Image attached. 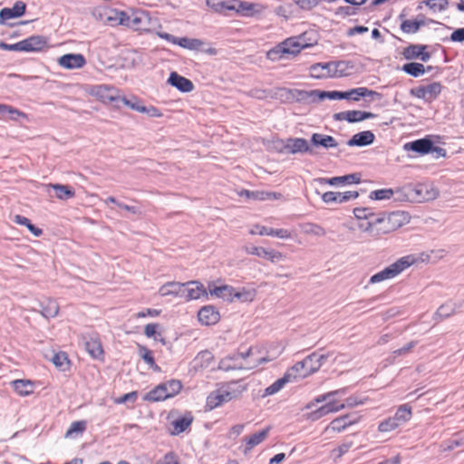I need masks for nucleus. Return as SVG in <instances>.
I'll list each match as a JSON object with an SVG mask.
<instances>
[{"label": "nucleus", "instance_id": "f257e3e1", "mask_svg": "<svg viewBox=\"0 0 464 464\" xmlns=\"http://www.w3.org/2000/svg\"><path fill=\"white\" fill-rule=\"evenodd\" d=\"M345 391H346L345 388L340 389V390H336L334 392H330L323 394V395H319L316 398H314V400L310 404H308V406H307L308 408L313 406L314 404V402L320 403V402H323L325 401H328L324 405H323V406L319 407L318 409H316L315 411H314L311 413L312 418L314 420H317V419L322 418L323 416L327 415L330 412H337V411L343 410V408H345L346 406L347 407H354V406H357V405L362 403V401H359L355 397H353V396L348 397L345 400V402L341 403V404H337V402L335 401L330 400V398L334 397V395L345 393Z\"/></svg>", "mask_w": 464, "mask_h": 464}, {"label": "nucleus", "instance_id": "f03ea898", "mask_svg": "<svg viewBox=\"0 0 464 464\" xmlns=\"http://www.w3.org/2000/svg\"><path fill=\"white\" fill-rule=\"evenodd\" d=\"M327 358L328 356L326 354H319L314 352L306 356L304 360L297 362L290 367L288 371L291 375H293L292 377L295 381L304 379L317 372Z\"/></svg>", "mask_w": 464, "mask_h": 464}, {"label": "nucleus", "instance_id": "7ed1b4c3", "mask_svg": "<svg viewBox=\"0 0 464 464\" xmlns=\"http://www.w3.org/2000/svg\"><path fill=\"white\" fill-rule=\"evenodd\" d=\"M182 389V384L178 380H170L160 383L149 392L144 399L150 401H160L178 394Z\"/></svg>", "mask_w": 464, "mask_h": 464}, {"label": "nucleus", "instance_id": "20e7f679", "mask_svg": "<svg viewBox=\"0 0 464 464\" xmlns=\"http://www.w3.org/2000/svg\"><path fill=\"white\" fill-rule=\"evenodd\" d=\"M440 192L433 184L419 183L407 188V198L409 200L418 202L430 201L438 198Z\"/></svg>", "mask_w": 464, "mask_h": 464}, {"label": "nucleus", "instance_id": "39448f33", "mask_svg": "<svg viewBox=\"0 0 464 464\" xmlns=\"http://www.w3.org/2000/svg\"><path fill=\"white\" fill-rule=\"evenodd\" d=\"M253 354V349L248 348L246 352L236 353L221 359L219 368L224 371L235 369H251L254 365H250L246 362V358Z\"/></svg>", "mask_w": 464, "mask_h": 464}, {"label": "nucleus", "instance_id": "423d86ee", "mask_svg": "<svg viewBox=\"0 0 464 464\" xmlns=\"http://www.w3.org/2000/svg\"><path fill=\"white\" fill-rule=\"evenodd\" d=\"M407 221V215L401 211L382 213V226L378 228V234L385 235L402 227Z\"/></svg>", "mask_w": 464, "mask_h": 464}, {"label": "nucleus", "instance_id": "0eeeda50", "mask_svg": "<svg viewBox=\"0 0 464 464\" xmlns=\"http://www.w3.org/2000/svg\"><path fill=\"white\" fill-rule=\"evenodd\" d=\"M442 91V85L440 82H433L428 85H420L410 90V94L425 102L435 101Z\"/></svg>", "mask_w": 464, "mask_h": 464}, {"label": "nucleus", "instance_id": "6e6552de", "mask_svg": "<svg viewBox=\"0 0 464 464\" xmlns=\"http://www.w3.org/2000/svg\"><path fill=\"white\" fill-rule=\"evenodd\" d=\"M117 20L121 25H125L130 28L139 29L143 21L146 19V15L141 11H132L130 14L127 12L115 13V17L107 15L106 20Z\"/></svg>", "mask_w": 464, "mask_h": 464}, {"label": "nucleus", "instance_id": "1a4fd4ad", "mask_svg": "<svg viewBox=\"0 0 464 464\" xmlns=\"http://www.w3.org/2000/svg\"><path fill=\"white\" fill-rule=\"evenodd\" d=\"M91 93L102 102L106 104L115 102L114 107L120 108L119 102L121 96L118 89L108 85H98L92 88Z\"/></svg>", "mask_w": 464, "mask_h": 464}, {"label": "nucleus", "instance_id": "9d476101", "mask_svg": "<svg viewBox=\"0 0 464 464\" xmlns=\"http://www.w3.org/2000/svg\"><path fill=\"white\" fill-rule=\"evenodd\" d=\"M417 258L413 255H408L399 258L397 261L382 269L386 279H392L400 275L405 269L415 264Z\"/></svg>", "mask_w": 464, "mask_h": 464}, {"label": "nucleus", "instance_id": "9b49d317", "mask_svg": "<svg viewBox=\"0 0 464 464\" xmlns=\"http://www.w3.org/2000/svg\"><path fill=\"white\" fill-rule=\"evenodd\" d=\"M375 117L376 115L371 111L357 110L340 111L333 115L334 121H346L349 123L360 122Z\"/></svg>", "mask_w": 464, "mask_h": 464}, {"label": "nucleus", "instance_id": "f8f14e48", "mask_svg": "<svg viewBox=\"0 0 464 464\" xmlns=\"http://www.w3.org/2000/svg\"><path fill=\"white\" fill-rule=\"evenodd\" d=\"M428 45L426 44H410L405 47L401 53L404 59L411 61L419 59L421 62H428L431 55L427 52Z\"/></svg>", "mask_w": 464, "mask_h": 464}, {"label": "nucleus", "instance_id": "ddd939ff", "mask_svg": "<svg viewBox=\"0 0 464 464\" xmlns=\"http://www.w3.org/2000/svg\"><path fill=\"white\" fill-rule=\"evenodd\" d=\"M284 150L291 154L314 153L312 148L308 144V141L304 138L286 139L284 144Z\"/></svg>", "mask_w": 464, "mask_h": 464}, {"label": "nucleus", "instance_id": "4468645a", "mask_svg": "<svg viewBox=\"0 0 464 464\" xmlns=\"http://www.w3.org/2000/svg\"><path fill=\"white\" fill-rule=\"evenodd\" d=\"M20 52H40L47 46L46 38L42 35H33L19 42Z\"/></svg>", "mask_w": 464, "mask_h": 464}, {"label": "nucleus", "instance_id": "2eb2a0df", "mask_svg": "<svg viewBox=\"0 0 464 464\" xmlns=\"http://www.w3.org/2000/svg\"><path fill=\"white\" fill-rule=\"evenodd\" d=\"M432 142L430 137H425L407 142L403 148L406 151H412L418 155H426L430 153Z\"/></svg>", "mask_w": 464, "mask_h": 464}, {"label": "nucleus", "instance_id": "dca6fc26", "mask_svg": "<svg viewBox=\"0 0 464 464\" xmlns=\"http://www.w3.org/2000/svg\"><path fill=\"white\" fill-rule=\"evenodd\" d=\"M319 184H328L330 186H337L340 184H358L361 182L360 173H352L344 176H338L333 178H318L315 179Z\"/></svg>", "mask_w": 464, "mask_h": 464}, {"label": "nucleus", "instance_id": "f3484780", "mask_svg": "<svg viewBox=\"0 0 464 464\" xmlns=\"http://www.w3.org/2000/svg\"><path fill=\"white\" fill-rule=\"evenodd\" d=\"M359 197L357 191L335 192L327 191L322 195V200L326 204L345 203Z\"/></svg>", "mask_w": 464, "mask_h": 464}, {"label": "nucleus", "instance_id": "a211bd4d", "mask_svg": "<svg viewBox=\"0 0 464 464\" xmlns=\"http://www.w3.org/2000/svg\"><path fill=\"white\" fill-rule=\"evenodd\" d=\"M86 60L81 53H67L58 59V64L65 69H79L85 65Z\"/></svg>", "mask_w": 464, "mask_h": 464}, {"label": "nucleus", "instance_id": "6ab92c4d", "mask_svg": "<svg viewBox=\"0 0 464 464\" xmlns=\"http://www.w3.org/2000/svg\"><path fill=\"white\" fill-rule=\"evenodd\" d=\"M233 12L245 17H252L259 13V5L242 0H234Z\"/></svg>", "mask_w": 464, "mask_h": 464}, {"label": "nucleus", "instance_id": "aec40b11", "mask_svg": "<svg viewBox=\"0 0 464 464\" xmlns=\"http://www.w3.org/2000/svg\"><path fill=\"white\" fill-rule=\"evenodd\" d=\"M208 291L198 281H190L185 284V295L187 300H197L208 297Z\"/></svg>", "mask_w": 464, "mask_h": 464}, {"label": "nucleus", "instance_id": "412c9836", "mask_svg": "<svg viewBox=\"0 0 464 464\" xmlns=\"http://www.w3.org/2000/svg\"><path fill=\"white\" fill-rule=\"evenodd\" d=\"M343 100H351L354 102H358L360 98L365 97H376L377 99H381L382 97V93L370 90L366 87H358L351 89L347 92H343Z\"/></svg>", "mask_w": 464, "mask_h": 464}, {"label": "nucleus", "instance_id": "4be33fe9", "mask_svg": "<svg viewBox=\"0 0 464 464\" xmlns=\"http://www.w3.org/2000/svg\"><path fill=\"white\" fill-rule=\"evenodd\" d=\"M198 318L201 324L204 325H213L216 324L219 319L220 315L218 310L215 309L212 305L203 306L198 313Z\"/></svg>", "mask_w": 464, "mask_h": 464}, {"label": "nucleus", "instance_id": "5701e85b", "mask_svg": "<svg viewBox=\"0 0 464 464\" xmlns=\"http://www.w3.org/2000/svg\"><path fill=\"white\" fill-rule=\"evenodd\" d=\"M168 83L182 92H190L194 90L193 82L189 79L179 75L176 72H170L168 79Z\"/></svg>", "mask_w": 464, "mask_h": 464}, {"label": "nucleus", "instance_id": "b1692460", "mask_svg": "<svg viewBox=\"0 0 464 464\" xmlns=\"http://www.w3.org/2000/svg\"><path fill=\"white\" fill-rule=\"evenodd\" d=\"M375 135L371 130H363L354 134L347 141V145L350 147H365L373 143Z\"/></svg>", "mask_w": 464, "mask_h": 464}, {"label": "nucleus", "instance_id": "393cba45", "mask_svg": "<svg viewBox=\"0 0 464 464\" xmlns=\"http://www.w3.org/2000/svg\"><path fill=\"white\" fill-rule=\"evenodd\" d=\"M293 97L297 102L310 104L319 102V90H294Z\"/></svg>", "mask_w": 464, "mask_h": 464}, {"label": "nucleus", "instance_id": "a878e982", "mask_svg": "<svg viewBox=\"0 0 464 464\" xmlns=\"http://www.w3.org/2000/svg\"><path fill=\"white\" fill-rule=\"evenodd\" d=\"M310 142L314 147H322L326 150L338 146V142L333 136L321 133H313Z\"/></svg>", "mask_w": 464, "mask_h": 464}, {"label": "nucleus", "instance_id": "bb28decb", "mask_svg": "<svg viewBox=\"0 0 464 464\" xmlns=\"http://www.w3.org/2000/svg\"><path fill=\"white\" fill-rule=\"evenodd\" d=\"M309 71L311 76L316 79L332 78L333 62L314 63Z\"/></svg>", "mask_w": 464, "mask_h": 464}, {"label": "nucleus", "instance_id": "cd10ccee", "mask_svg": "<svg viewBox=\"0 0 464 464\" xmlns=\"http://www.w3.org/2000/svg\"><path fill=\"white\" fill-rule=\"evenodd\" d=\"M161 296H184L185 295V284L179 282H168L164 284L159 290Z\"/></svg>", "mask_w": 464, "mask_h": 464}, {"label": "nucleus", "instance_id": "c85d7f7f", "mask_svg": "<svg viewBox=\"0 0 464 464\" xmlns=\"http://www.w3.org/2000/svg\"><path fill=\"white\" fill-rule=\"evenodd\" d=\"M359 419H360V417H358L356 414H345L339 418L334 419L330 423V428L333 430L341 432L346 427L356 423L359 420Z\"/></svg>", "mask_w": 464, "mask_h": 464}, {"label": "nucleus", "instance_id": "c756f323", "mask_svg": "<svg viewBox=\"0 0 464 464\" xmlns=\"http://www.w3.org/2000/svg\"><path fill=\"white\" fill-rule=\"evenodd\" d=\"M26 5L22 1L14 3L12 8H3L0 11V18L2 20H9L22 16L25 13Z\"/></svg>", "mask_w": 464, "mask_h": 464}, {"label": "nucleus", "instance_id": "7c9ffc66", "mask_svg": "<svg viewBox=\"0 0 464 464\" xmlns=\"http://www.w3.org/2000/svg\"><path fill=\"white\" fill-rule=\"evenodd\" d=\"M292 376L293 375H291V373L287 370L283 375V377L279 378L273 384L265 389L263 397L277 393L281 389L284 388L285 384L295 381Z\"/></svg>", "mask_w": 464, "mask_h": 464}, {"label": "nucleus", "instance_id": "2f4dec72", "mask_svg": "<svg viewBox=\"0 0 464 464\" xmlns=\"http://www.w3.org/2000/svg\"><path fill=\"white\" fill-rule=\"evenodd\" d=\"M40 314L45 318H53L59 313V305L54 299L45 298L40 302Z\"/></svg>", "mask_w": 464, "mask_h": 464}, {"label": "nucleus", "instance_id": "473e14b6", "mask_svg": "<svg viewBox=\"0 0 464 464\" xmlns=\"http://www.w3.org/2000/svg\"><path fill=\"white\" fill-rule=\"evenodd\" d=\"M208 294L225 301H232L234 296H237V295L234 293V288L227 285L213 287L208 285Z\"/></svg>", "mask_w": 464, "mask_h": 464}, {"label": "nucleus", "instance_id": "72a5a7b5", "mask_svg": "<svg viewBox=\"0 0 464 464\" xmlns=\"http://www.w3.org/2000/svg\"><path fill=\"white\" fill-rule=\"evenodd\" d=\"M234 0H207L206 5L213 12L222 14H227L229 11H233Z\"/></svg>", "mask_w": 464, "mask_h": 464}, {"label": "nucleus", "instance_id": "f704fd0d", "mask_svg": "<svg viewBox=\"0 0 464 464\" xmlns=\"http://www.w3.org/2000/svg\"><path fill=\"white\" fill-rule=\"evenodd\" d=\"M353 63L350 61H334L332 78H341L350 74L349 70L353 69Z\"/></svg>", "mask_w": 464, "mask_h": 464}, {"label": "nucleus", "instance_id": "c9c22d12", "mask_svg": "<svg viewBox=\"0 0 464 464\" xmlns=\"http://www.w3.org/2000/svg\"><path fill=\"white\" fill-rule=\"evenodd\" d=\"M47 190L52 188L55 191V197L61 200H66L72 198L75 195V191L69 186L62 184H47Z\"/></svg>", "mask_w": 464, "mask_h": 464}, {"label": "nucleus", "instance_id": "e433bc0d", "mask_svg": "<svg viewBox=\"0 0 464 464\" xmlns=\"http://www.w3.org/2000/svg\"><path fill=\"white\" fill-rule=\"evenodd\" d=\"M382 213L378 215L374 214V218H369L366 225H359V227L365 232H369L372 236H380L378 228L382 226Z\"/></svg>", "mask_w": 464, "mask_h": 464}, {"label": "nucleus", "instance_id": "4c0bfd02", "mask_svg": "<svg viewBox=\"0 0 464 464\" xmlns=\"http://www.w3.org/2000/svg\"><path fill=\"white\" fill-rule=\"evenodd\" d=\"M284 49H288L285 51V54H293L295 55L301 52V50L305 48L307 44H303V42H299L297 37H290L285 40L282 44Z\"/></svg>", "mask_w": 464, "mask_h": 464}, {"label": "nucleus", "instance_id": "58836bf2", "mask_svg": "<svg viewBox=\"0 0 464 464\" xmlns=\"http://www.w3.org/2000/svg\"><path fill=\"white\" fill-rule=\"evenodd\" d=\"M14 390L21 396H27L34 392V383L29 380H15L11 382Z\"/></svg>", "mask_w": 464, "mask_h": 464}, {"label": "nucleus", "instance_id": "ea45409f", "mask_svg": "<svg viewBox=\"0 0 464 464\" xmlns=\"http://www.w3.org/2000/svg\"><path fill=\"white\" fill-rule=\"evenodd\" d=\"M88 353L94 359H100L103 355V349L98 338H90L85 342Z\"/></svg>", "mask_w": 464, "mask_h": 464}, {"label": "nucleus", "instance_id": "a19ab883", "mask_svg": "<svg viewBox=\"0 0 464 464\" xmlns=\"http://www.w3.org/2000/svg\"><path fill=\"white\" fill-rule=\"evenodd\" d=\"M284 347L278 343H269L266 346V355H263V363L276 359L283 352Z\"/></svg>", "mask_w": 464, "mask_h": 464}, {"label": "nucleus", "instance_id": "79ce46f5", "mask_svg": "<svg viewBox=\"0 0 464 464\" xmlns=\"http://www.w3.org/2000/svg\"><path fill=\"white\" fill-rule=\"evenodd\" d=\"M401 71L414 78L420 77L426 72V68L422 63L411 62L404 63Z\"/></svg>", "mask_w": 464, "mask_h": 464}, {"label": "nucleus", "instance_id": "37998d69", "mask_svg": "<svg viewBox=\"0 0 464 464\" xmlns=\"http://www.w3.org/2000/svg\"><path fill=\"white\" fill-rule=\"evenodd\" d=\"M193 417L190 414H187L183 417L178 418L172 421L173 430L172 434L178 435L187 430L192 423Z\"/></svg>", "mask_w": 464, "mask_h": 464}, {"label": "nucleus", "instance_id": "c03bdc74", "mask_svg": "<svg viewBox=\"0 0 464 464\" xmlns=\"http://www.w3.org/2000/svg\"><path fill=\"white\" fill-rule=\"evenodd\" d=\"M412 416L411 407L409 404L401 405L395 414L392 416L396 422L401 426L411 420Z\"/></svg>", "mask_w": 464, "mask_h": 464}, {"label": "nucleus", "instance_id": "a18cd8bd", "mask_svg": "<svg viewBox=\"0 0 464 464\" xmlns=\"http://www.w3.org/2000/svg\"><path fill=\"white\" fill-rule=\"evenodd\" d=\"M460 308V305H458L455 303L448 302L446 304H441L436 311L435 316L440 317V319H446L450 315L454 314L457 310Z\"/></svg>", "mask_w": 464, "mask_h": 464}, {"label": "nucleus", "instance_id": "49530a36", "mask_svg": "<svg viewBox=\"0 0 464 464\" xmlns=\"http://www.w3.org/2000/svg\"><path fill=\"white\" fill-rule=\"evenodd\" d=\"M241 392L242 390L232 386H227V388H222L216 391L222 403L227 402L232 399L237 398L241 393Z\"/></svg>", "mask_w": 464, "mask_h": 464}, {"label": "nucleus", "instance_id": "de8ad7c7", "mask_svg": "<svg viewBox=\"0 0 464 464\" xmlns=\"http://www.w3.org/2000/svg\"><path fill=\"white\" fill-rule=\"evenodd\" d=\"M203 44V41L197 38L179 37L177 41V45L193 51L199 50Z\"/></svg>", "mask_w": 464, "mask_h": 464}, {"label": "nucleus", "instance_id": "09e8293b", "mask_svg": "<svg viewBox=\"0 0 464 464\" xmlns=\"http://www.w3.org/2000/svg\"><path fill=\"white\" fill-rule=\"evenodd\" d=\"M261 443V431L254 433L252 436L245 440V443L241 446L244 455H248L254 447Z\"/></svg>", "mask_w": 464, "mask_h": 464}, {"label": "nucleus", "instance_id": "8fccbe9b", "mask_svg": "<svg viewBox=\"0 0 464 464\" xmlns=\"http://www.w3.org/2000/svg\"><path fill=\"white\" fill-rule=\"evenodd\" d=\"M270 236L280 239L291 238L292 234L289 230L285 228H273L263 226V236Z\"/></svg>", "mask_w": 464, "mask_h": 464}, {"label": "nucleus", "instance_id": "3c124183", "mask_svg": "<svg viewBox=\"0 0 464 464\" xmlns=\"http://www.w3.org/2000/svg\"><path fill=\"white\" fill-rule=\"evenodd\" d=\"M265 260L270 261L271 263L277 264L285 260V256L281 252L274 249L263 248V262ZM265 264L263 263V266Z\"/></svg>", "mask_w": 464, "mask_h": 464}, {"label": "nucleus", "instance_id": "603ef678", "mask_svg": "<svg viewBox=\"0 0 464 464\" xmlns=\"http://www.w3.org/2000/svg\"><path fill=\"white\" fill-rule=\"evenodd\" d=\"M14 221L19 225L25 226L28 228V230L35 237H39L43 234L42 229L34 226L31 223V221L25 217L16 215L14 218Z\"/></svg>", "mask_w": 464, "mask_h": 464}, {"label": "nucleus", "instance_id": "864d4df0", "mask_svg": "<svg viewBox=\"0 0 464 464\" xmlns=\"http://www.w3.org/2000/svg\"><path fill=\"white\" fill-rule=\"evenodd\" d=\"M159 328H160L159 324H148L144 327V334L148 338H153L155 341H160L163 344H165L164 338H159L160 336V334L158 333Z\"/></svg>", "mask_w": 464, "mask_h": 464}, {"label": "nucleus", "instance_id": "5fc2aeb1", "mask_svg": "<svg viewBox=\"0 0 464 464\" xmlns=\"http://www.w3.org/2000/svg\"><path fill=\"white\" fill-rule=\"evenodd\" d=\"M120 102H122L124 105L138 112L141 113V111H144V105L141 104L140 100L137 97L133 96L130 99H128L124 96H121Z\"/></svg>", "mask_w": 464, "mask_h": 464}, {"label": "nucleus", "instance_id": "6e6d98bb", "mask_svg": "<svg viewBox=\"0 0 464 464\" xmlns=\"http://www.w3.org/2000/svg\"><path fill=\"white\" fill-rule=\"evenodd\" d=\"M394 194L392 188H381L370 193L369 198L373 200H383L391 198Z\"/></svg>", "mask_w": 464, "mask_h": 464}, {"label": "nucleus", "instance_id": "4d7b16f0", "mask_svg": "<svg viewBox=\"0 0 464 464\" xmlns=\"http://www.w3.org/2000/svg\"><path fill=\"white\" fill-rule=\"evenodd\" d=\"M423 4L434 12L445 11L449 6L448 0H425Z\"/></svg>", "mask_w": 464, "mask_h": 464}, {"label": "nucleus", "instance_id": "13d9d810", "mask_svg": "<svg viewBox=\"0 0 464 464\" xmlns=\"http://www.w3.org/2000/svg\"><path fill=\"white\" fill-rule=\"evenodd\" d=\"M296 37L299 42H303V44H307V45H305V48L314 46V44H317V35L314 31L304 32Z\"/></svg>", "mask_w": 464, "mask_h": 464}, {"label": "nucleus", "instance_id": "bf43d9fd", "mask_svg": "<svg viewBox=\"0 0 464 464\" xmlns=\"http://www.w3.org/2000/svg\"><path fill=\"white\" fill-rule=\"evenodd\" d=\"M288 49H284V46L282 44L276 45L275 48L270 49L266 52V58L271 61H277L281 60L285 55V51Z\"/></svg>", "mask_w": 464, "mask_h": 464}, {"label": "nucleus", "instance_id": "052dcab7", "mask_svg": "<svg viewBox=\"0 0 464 464\" xmlns=\"http://www.w3.org/2000/svg\"><path fill=\"white\" fill-rule=\"evenodd\" d=\"M400 425L396 422L393 417H390L380 422L378 430L381 432H390L396 430Z\"/></svg>", "mask_w": 464, "mask_h": 464}, {"label": "nucleus", "instance_id": "680f3d73", "mask_svg": "<svg viewBox=\"0 0 464 464\" xmlns=\"http://www.w3.org/2000/svg\"><path fill=\"white\" fill-rule=\"evenodd\" d=\"M400 28L405 34H416L420 30V24L414 20L405 19L401 22Z\"/></svg>", "mask_w": 464, "mask_h": 464}, {"label": "nucleus", "instance_id": "e2e57ef3", "mask_svg": "<svg viewBox=\"0 0 464 464\" xmlns=\"http://www.w3.org/2000/svg\"><path fill=\"white\" fill-rule=\"evenodd\" d=\"M343 92L342 91H321L319 90V100L320 102L324 99L329 100H343Z\"/></svg>", "mask_w": 464, "mask_h": 464}, {"label": "nucleus", "instance_id": "0e129e2a", "mask_svg": "<svg viewBox=\"0 0 464 464\" xmlns=\"http://www.w3.org/2000/svg\"><path fill=\"white\" fill-rule=\"evenodd\" d=\"M446 450H452L456 448L464 446V434L458 433L455 434L451 439H450L447 442Z\"/></svg>", "mask_w": 464, "mask_h": 464}, {"label": "nucleus", "instance_id": "69168bd1", "mask_svg": "<svg viewBox=\"0 0 464 464\" xmlns=\"http://www.w3.org/2000/svg\"><path fill=\"white\" fill-rule=\"evenodd\" d=\"M86 429V422L82 420V421H74L71 424L70 428L67 430L66 433H65V437L66 438H69V437H72V435L74 433H82L84 431V430Z\"/></svg>", "mask_w": 464, "mask_h": 464}, {"label": "nucleus", "instance_id": "338daca9", "mask_svg": "<svg viewBox=\"0 0 464 464\" xmlns=\"http://www.w3.org/2000/svg\"><path fill=\"white\" fill-rule=\"evenodd\" d=\"M353 214L357 219H366L374 218V213L370 208H355Z\"/></svg>", "mask_w": 464, "mask_h": 464}, {"label": "nucleus", "instance_id": "774afa93", "mask_svg": "<svg viewBox=\"0 0 464 464\" xmlns=\"http://www.w3.org/2000/svg\"><path fill=\"white\" fill-rule=\"evenodd\" d=\"M140 357L144 360V362L148 363L151 368L158 369V366L155 363L154 358L152 356L151 351L148 350L146 347H140Z\"/></svg>", "mask_w": 464, "mask_h": 464}]
</instances>
